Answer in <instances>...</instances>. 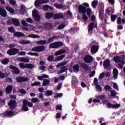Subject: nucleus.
Returning a JSON list of instances; mask_svg holds the SVG:
<instances>
[{
  "mask_svg": "<svg viewBox=\"0 0 125 125\" xmlns=\"http://www.w3.org/2000/svg\"><path fill=\"white\" fill-rule=\"evenodd\" d=\"M37 43L41 44V46H36L32 48V51H36V53H28L27 54H29L30 56H35L36 57H39V55L38 52H42V51H45L46 49L45 46L44 44L47 43V41L46 40H41L40 41H37Z\"/></svg>",
  "mask_w": 125,
  "mask_h": 125,
  "instance_id": "obj_1",
  "label": "nucleus"
},
{
  "mask_svg": "<svg viewBox=\"0 0 125 125\" xmlns=\"http://www.w3.org/2000/svg\"><path fill=\"white\" fill-rule=\"evenodd\" d=\"M21 63H20V66L21 68H29L30 69H32L34 68V65L32 63H26V64H24L22 62H29V60L26 58H19V59Z\"/></svg>",
  "mask_w": 125,
  "mask_h": 125,
  "instance_id": "obj_2",
  "label": "nucleus"
},
{
  "mask_svg": "<svg viewBox=\"0 0 125 125\" xmlns=\"http://www.w3.org/2000/svg\"><path fill=\"white\" fill-rule=\"evenodd\" d=\"M66 50H59V51H57L56 53H55V56H60L57 58H55V62H60V61H62L65 57H66L65 55H63V53H65Z\"/></svg>",
  "mask_w": 125,
  "mask_h": 125,
  "instance_id": "obj_3",
  "label": "nucleus"
},
{
  "mask_svg": "<svg viewBox=\"0 0 125 125\" xmlns=\"http://www.w3.org/2000/svg\"><path fill=\"white\" fill-rule=\"evenodd\" d=\"M8 31L10 33H12L13 34V35L15 37H24L25 36L24 34H23L21 32H16V30H15V28L12 26H10L8 28Z\"/></svg>",
  "mask_w": 125,
  "mask_h": 125,
  "instance_id": "obj_4",
  "label": "nucleus"
},
{
  "mask_svg": "<svg viewBox=\"0 0 125 125\" xmlns=\"http://www.w3.org/2000/svg\"><path fill=\"white\" fill-rule=\"evenodd\" d=\"M28 106L29 107H32L33 106V104L31 103V102H29L27 100H24V101H23L22 110L24 111H28L29 110Z\"/></svg>",
  "mask_w": 125,
  "mask_h": 125,
  "instance_id": "obj_5",
  "label": "nucleus"
},
{
  "mask_svg": "<svg viewBox=\"0 0 125 125\" xmlns=\"http://www.w3.org/2000/svg\"><path fill=\"white\" fill-rule=\"evenodd\" d=\"M67 64V62H60L58 63L57 65V68L61 67V70L59 71L60 73H63L68 70V68H67V66H65V64Z\"/></svg>",
  "mask_w": 125,
  "mask_h": 125,
  "instance_id": "obj_6",
  "label": "nucleus"
},
{
  "mask_svg": "<svg viewBox=\"0 0 125 125\" xmlns=\"http://www.w3.org/2000/svg\"><path fill=\"white\" fill-rule=\"evenodd\" d=\"M92 43L93 44V46L91 48V52L92 53H96L98 51L100 47L99 42H97L96 41H93Z\"/></svg>",
  "mask_w": 125,
  "mask_h": 125,
  "instance_id": "obj_7",
  "label": "nucleus"
},
{
  "mask_svg": "<svg viewBox=\"0 0 125 125\" xmlns=\"http://www.w3.org/2000/svg\"><path fill=\"white\" fill-rule=\"evenodd\" d=\"M63 43L62 42H52L49 45V47L51 48H58V47H61L63 46Z\"/></svg>",
  "mask_w": 125,
  "mask_h": 125,
  "instance_id": "obj_8",
  "label": "nucleus"
},
{
  "mask_svg": "<svg viewBox=\"0 0 125 125\" xmlns=\"http://www.w3.org/2000/svg\"><path fill=\"white\" fill-rule=\"evenodd\" d=\"M8 105L9 106V109H11L12 111L15 109L17 106L15 100H10L8 103Z\"/></svg>",
  "mask_w": 125,
  "mask_h": 125,
  "instance_id": "obj_9",
  "label": "nucleus"
},
{
  "mask_svg": "<svg viewBox=\"0 0 125 125\" xmlns=\"http://www.w3.org/2000/svg\"><path fill=\"white\" fill-rule=\"evenodd\" d=\"M104 5L103 4V3H102V5L100 7V9L99 11V17L101 20H104V19L105 18V16L104 15Z\"/></svg>",
  "mask_w": 125,
  "mask_h": 125,
  "instance_id": "obj_10",
  "label": "nucleus"
},
{
  "mask_svg": "<svg viewBox=\"0 0 125 125\" xmlns=\"http://www.w3.org/2000/svg\"><path fill=\"white\" fill-rule=\"evenodd\" d=\"M19 52V49H16V48H13L10 50L7 51V53L9 54V56H15V54H17Z\"/></svg>",
  "mask_w": 125,
  "mask_h": 125,
  "instance_id": "obj_11",
  "label": "nucleus"
},
{
  "mask_svg": "<svg viewBox=\"0 0 125 125\" xmlns=\"http://www.w3.org/2000/svg\"><path fill=\"white\" fill-rule=\"evenodd\" d=\"M32 15H33V17H34L36 21H40L41 16L40 14H39L37 10H35V9L33 10Z\"/></svg>",
  "mask_w": 125,
  "mask_h": 125,
  "instance_id": "obj_12",
  "label": "nucleus"
},
{
  "mask_svg": "<svg viewBox=\"0 0 125 125\" xmlns=\"http://www.w3.org/2000/svg\"><path fill=\"white\" fill-rule=\"evenodd\" d=\"M10 69H12V72L13 74H20V70L17 66H14L12 65H10Z\"/></svg>",
  "mask_w": 125,
  "mask_h": 125,
  "instance_id": "obj_13",
  "label": "nucleus"
},
{
  "mask_svg": "<svg viewBox=\"0 0 125 125\" xmlns=\"http://www.w3.org/2000/svg\"><path fill=\"white\" fill-rule=\"evenodd\" d=\"M96 27H97V21H93L92 22H91L88 26V32H91V31H93V29H94V28H96Z\"/></svg>",
  "mask_w": 125,
  "mask_h": 125,
  "instance_id": "obj_14",
  "label": "nucleus"
},
{
  "mask_svg": "<svg viewBox=\"0 0 125 125\" xmlns=\"http://www.w3.org/2000/svg\"><path fill=\"white\" fill-rule=\"evenodd\" d=\"M121 104H114L108 102L107 104V107L108 108H119Z\"/></svg>",
  "mask_w": 125,
  "mask_h": 125,
  "instance_id": "obj_15",
  "label": "nucleus"
},
{
  "mask_svg": "<svg viewBox=\"0 0 125 125\" xmlns=\"http://www.w3.org/2000/svg\"><path fill=\"white\" fill-rule=\"evenodd\" d=\"M29 79L27 77H23V76H19L16 78L17 82L19 83H21L22 82H25L28 81Z\"/></svg>",
  "mask_w": 125,
  "mask_h": 125,
  "instance_id": "obj_16",
  "label": "nucleus"
},
{
  "mask_svg": "<svg viewBox=\"0 0 125 125\" xmlns=\"http://www.w3.org/2000/svg\"><path fill=\"white\" fill-rule=\"evenodd\" d=\"M78 10L79 11V13H86V7L83 5V3L82 4H80L79 6L78 7Z\"/></svg>",
  "mask_w": 125,
  "mask_h": 125,
  "instance_id": "obj_17",
  "label": "nucleus"
},
{
  "mask_svg": "<svg viewBox=\"0 0 125 125\" xmlns=\"http://www.w3.org/2000/svg\"><path fill=\"white\" fill-rule=\"evenodd\" d=\"M84 62L87 63H90L93 61V58L89 55H87L83 59Z\"/></svg>",
  "mask_w": 125,
  "mask_h": 125,
  "instance_id": "obj_18",
  "label": "nucleus"
},
{
  "mask_svg": "<svg viewBox=\"0 0 125 125\" xmlns=\"http://www.w3.org/2000/svg\"><path fill=\"white\" fill-rule=\"evenodd\" d=\"M79 64L82 67V68H83V69H85V70L87 71H89L90 70L89 65H87L86 63H85L84 62H80Z\"/></svg>",
  "mask_w": 125,
  "mask_h": 125,
  "instance_id": "obj_19",
  "label": "nucleus"
},
{
  "mask_svg": "<svg viewBox=\"0 0 125 125\" xmlns=\"http://www.w3.org/2000/svg\"><path fill=\"white\" fill-rule=\"evenodd\" d=\"M0 15H1V16H2V17H6L7 15V13L5 9L1 7V6H0Z\"/></svg>",
  "mask_w": 125,
  "mask_h": 125,
  "instance_id": "obj_20",
  "label": "nucleus"
},
{
  "mask_svg": "<svg viewBox=\"0 0 125 125\" xmlns=\"http://www.w3.org/2000/svg\"><path fill=\"white\" fill-rule=\"evenodd\" d=\"M0 15H1V16H2V17H6L7 15V13L5 9L1 7V6H0Z\"/></svg>",
  "mask_w": 125,
  "mask_h": 125,
  "instance_id": "obj_21",
  "label": "nucleus"
},
{
  "mask_svg": "<svg viewBox=\"0 0 125 125\" xmlns=\"http://www.w3.org/2000/svg\"><path fill=\"white\" fill-rule=\"evenodd\" d=\"M43 9L44 11H48L49 9L54 10V7L49 4H44L43 5Z\"/></svg>",
  "mask_w": 125,
  "mask_h": 125,
  "instance_id": "obj_22",
  "label": "nucleus"
},
{
  "mask_svg": "<svg viewBox=\"0 0 125 125\" xmlns=\"http://www.w3.org/2000/svg\"><path fill=\"white\" fill-rule=\"evenodd\" d=\"M110 62V60H105V61L104 62L103 65L104 68L107 69L109 68V67H111Z\"/></svg>",
  "mask_w": 125,
  "mask_h": 125,
  "instance_id": "obj_23",
  "label": "nucleus"
},
{
  "mask_svg": "<svg viewBox=\"0 0 125 125\" xmlns=\"http://www.w3.org/2000/svg\"><path fill=\"white\" fill-rule=\"evenodd\" d=\"M13 90L12 85H8L6 88V94H10Z\"/></svg>",
  "mask_w": 125,
  "mask_h": 125,
  "instance_id": "obj_24",
  "label": "nucleus"
},
{
  "mask_svg": "<svg viewBox=\"0 0 125 125\" xmlns=\"http://www.w3.org/2000/svg\"><path fill=\"white\" fill-rule=\"evenodd\" d=\"M113 77L114 79H117L118 78V75L119 74V71L117 68H114L113 70Z\"/></svg>",
  "mask_w": 125,
  "mask_h": 125,
  "instance_id": "obj_25",
  "label": "nucleus"
},
{
  "mask_svg": "<svg viewBox=\"0 0 125 125\" xmlns=\"http://www.w3.org/2000/svg\"><path fill=\"white\" fill-rule=\"evenodd\" d=\"M54 16V13L53 12H46L45 14V18L47 19H50Z\"/></svg>",
  "mask_w": 125,
  "mask_h": 125,
  "instance_id": "obj_26",
  "label": "nucleus"
},
{
  "mask_svg": "<svg viewBox=\"0 0 125 125\" xmlns=\"http://www.w3.org/2000/svg\"><path fill=\"white\" fill-rule=\"evenodd\" d=\"M13 24L15 25V26H20V22L18 19H16V18H13Z\"/></svg>",
  "mask_w": 125,
  "mask_h": 125,
  "instance_id": "obj_27",
  "label": "nucleus"
},
{
  "mask_svg": "<svg viewBox=\"0 0 125 125\" xmlns=\"http://www.w3.org/2000/svg\"><path fill=\"white\" fill-rule=\"evenodd\" d=\"M99 3V0H94L91 2L92 7L93 8H96Z\"/></svg>",
  "mask_w": 125,
  "mask_h": 125,
  "instance_id": "obj_28",
  "label": "nucleus"
},
{
  "mask_svg": "<svg viewBox=\"0 0 125 125\" xmlns=\"http://www.w3.org/2000/svg\"><path fill=\"white\" fill-rule=\"evenodd\" d=\"M64 16L62 13H56L54 15L55 19H59L60 18H63Z\"/></svg>",
  "mask_w": 125,
  "mask_h": 125,
  "instance_id": "obj_29",
  "label": "nucleus"
},
{
  "mask_svg": "<svg viewBox=\"0 0 125 125\" xmlns=\"http://www.w3.org/2000/svg\"><path fill=\"white\" fill-rule=\"evenodd\" d=\"M72 83H73V84H74V85H78V79L76 77V76H72Z\"/></svg>",
  "mask_w": 125,
  "mask_h": 125,
  "instance_id": "obj_30",
  "label": "nucleus"
},
{
  "mask_svg": "<svg viewBox=\"0 0 125 125\" xmlns=\"http://www.w3.org/2000/svg\"><path fill=\"white\" fill-rule=\"evenodd\" d=\"M121 57L119 56H117L116 57H114L113 58V61L115 62H121Z\"/></svg>",
  "mask_w": 125,
  "mask_h": 125,
  "instance_id": "obj_31",
  "label": "nucleus"
},
{
  "mask_svg": "<svg viewBox=\"0 0 125 125\" xmlns=\"http://www.w3.org/2000/svg\"><path fill=\"white\" fill-rule=\"evenodd\" d=\"M86 12H87V15L89 17H90L91 14H92V10L89 6L88 7V8H86Z\"/></svg>",
  "mask_w": 125,
  "mask_h": 125,
  "instance_id": "obj_32",
  "label": "nucleus"
},
{
  "mask_svg": "<svg viewBox=\"0 0 125 125\" xmlns=\"http://www.w3.org/2000/svg\"><path fill=\"white\" fill-rule=\"evenodd\" d=\"M6 9L9 11L10 13H14L15 10L11 6H6Z\"/></svg>",
  "mask_w": 125,
  "mask_h": 125,
  "instance_id": "obj_33",
  "label": "nucleus"
},
{
  "mask_svg": "<svg viewBox=\"0 0 125 125\" xmlns=\"http://www.w3.org/2000/svg\"><path fill=\"white\" fill-rule=\"evenodd\" d=\"M20 43L21 44H27V43H30V41H25V40H22L20 41Z\"/></svg>",
  "mask_w": 125,
  "mask_h": 125,
  "instance_id": "obj_34",
  "label": "nucleus"
},
{
  "mask_svg": "<svg viewBox=\"0 0 125 125\" xmlns=\"http://www.w3.org/2000/svg\"><path fill=\"white\" fill-rule=\"evenodd\" d=\"M111 17V20L113 22H115L116 19L117 18L118 16L117 15H116V14H112L110 16Z\"/></svg>",
  "mask_w": 125,
  "mask_h": 125,
  "instance_id": "obj_35",
  "label": "nucleus"
},
{
  "mask_svg": "<svg viewBox=\"0 0 125 125\" xmlns=\"http://www.w3.org/2000/svg\"><path fill=\"white\" fill-rule=\"evenodd\" d=\"M80 70V66L79 64H75L73 66V70H75V71H77L78 72Z\"/></svg>",
  "mask_w": 125,
  "mask_h": 125,
  "instance_id": "obj_36",
  "label": "nucleus"
},
{
  "mask_svg": "<svg viewBox=\"0 0 125 125\" xmlns=\"http://www.w3.org/2000/svg\"><path fill=\"white\" fill-rule=\"evenodd\" d=\"M50 81L48 79H45L43 81L42 85L43 86H47V85H48L49 84Z\"/></svg>",
  "mask_w": 125,
  "mask_h": 125,
  "instance_id": "obj_37",
  "label": "nucleus"
},
{
  "mask_svg": "<svg viewBox=\"0 0 125 125\" xmlns=\"http://www.w3.org/2000/svg\"><path fill=\"white\" fill-rule=\"evenodd\" d=\"M9 62V59H4V60H2L1 63L2 64H7Z\"/></svg>",
  "mask_w": 125,
  "mask_h": 125,
  "instance_id": "obj_38",
  "label": "nucleus"
},
{
  "mask_svg": "<svg viewBox=\"0 0 125 125\" xmlns=\"http://www.w3.org/2000/svg\"><path fill=\"white\" fill-rule=\"evenodd\" d=\"M54 6L57 7V8H62L63 4L62 3H54Z\"/></svg>",
  "mask_w": 125,
  "mask_h": 125,
  "instance_id": "obj_39",
  "label": "nucleus"
},
{
  "mask_svg": "<svg viewBox=\"0 0 125 125\" xmlns=\"http://www.w3.org/2000/svg\"><path fill=\"white\" fill-rule=\"evenodd\" d=\"M13 113H14V112L12 110H7L5 113V114L6 115H9V116H10L11 115H12V114H13Z\"/></svg>",
  "mask_w": 125,
  "mask_h": 125,
  "instance_id": "obj_40",
  "label": "nucleus"
},
{
  "mask_svg": "<svg viewBox=\"0 0 125 125\" xmlns=\"http://www.w3.org/2000/svg\"><path fill=\"white\" fill-rule=\"evenodd\" d=\"M28 37H29L30 38H40V36H39V35H36L35 34H32L31 35H28Z\"/></svg>",
  "mask_w": 125,
  "mask_h": 125,
  "instance_id": "obj_41",
  "label": "nucleus"
},
{
  "mask_svg": "<svg viewBox=\"0 0 125 125\" xmlns=\"http://www.w3.org/2000/svg\"><path fill=\"white\" fill-rule=\"evenodd\" d=\"M53 41H54V36L53 37H50V38H49L48 39L47 43H49L50 42H51V43H52V42H53Z\"/></svg>",
  "mask_w": 125,
  "mask_h": 125,
  "instance_id": "obj_42",
  "label": "nucleus"
},
{
  "mask_svg": "<svg viewBox=\"0 0 125 125\" xmlns=\"http://www.w3.org/2000/svg\"><path fill=\"white\" fill-rule=\"evenodd\" d=\"M52 28V23H47L46 28L48 29V30H51Z\"/></svg>",
  "mask_w": 125,
  "mask_h": 125,
  "instance_id": "obj_43",
  "label": "nucleus"
},
{
  "mask_svg": "<svg viewBox=\"0 0 125 125\" xmlns=\"http://www.w3.org/2000/svg\"><path fill=\"white\" fill-rule=\"evenodd\" d=\"M54 59V56H49L47 58V60L48 62H53Z\"/></svg>",
  "mask_w": 125,
  "mask_h": 125,
  "instance_id": "obj_44",
  "label": "nucleus"
},
{
  "mask_svg": "<svg viewBox=\"0 0 125 125\" xmlns=\"http://www.w3.org/2000/svg\"><path fill=\"white\" fill-rule=\"evenodd\" d=\"M96 90L98 92H99V93L102 92V87H101L100 85L98 84L97 86H96Z\"/></svg>",
  "mask_w": 125,
  "mask_h": 125,
  "instance_id": "obj_45",
  "label": "nucleus"
},
{
  "mask_svg": "<svg viewBox=\"0 0 125 125\" xmlns=\"http://www.w3.org/2000/svg\"><path fill=\"white\" fill-rule=\"evenodd\" d=\"M31 102L32 104L33 103H38V102H39V99H38V98H32L31 99Z\"/></svg>",
  "mask_w": 125,
  "mask_h": 125,
  "instance_id": "obj_46",
  "label": "nucleus"
},
{
  "mask_svg": "<svg viewBox=\"0 0 125 125\" xmlns=\"http://www.w3.org/2000/svg\"><path fill=\"white\" fill-rule=\"evenodd\" d=\"M105 76V72H102L100 74L99 77V79L102 80L103 78H104Z\"/></svg>",
  "mask_w": 125,
  "mask_h": 125,
  "instance_id": "obj_47",
  "label": "nucleus"
},
{
  "mask_svg": "<svg viewBox=\"0 0 125 125\" xmlns=\"http://www.w3.org/2000/svg\"><path fill=\"white\" fill-rule=\"evenodd\" d=\"M41 83L40 82H36L32 84V86H40Z\"/></svg>",
  "mask_w": 125,
  "mask_h": 125,
  "instance_id": "obj_48",
  "label": "nucleus"
},
{
  "mask_svg": "<svg viewBox=\"0 0 125 125\" xmlns=\"http://www.w3.org/2000/svg\"><path fill=\"white\" fill-rule=\"evenodd\" d=\"M53 94V92H52V91H50V90H47L46 91V96H51V95H52Z\"/></svg>",
  "mask_w": 125,
  "mask_h": 125,
  "instance_id": "obj_49",
  "label": "nucleus"
},
{
  "mask_svg": "<svg viewBox=\"0 0 125 125\" xmlns=\"http://www.w3.org/2000/svg\"><path fill=\"white\" fill-rule=\"evenodd\" d=\"M65 26V25L64 23H62V24H60V25H59L58 26V29H63V28H64Z\"/></svg>",
  "mask_w": 125,
  "mask_h": 125,
  "instance_id": "obj_50",
  "label": "nucleus"
},
{
  "mask_svg": "<svg viewBox=\"0 0 125 125\" xmlns=\"http://www.w3.org/2000/svg\"><path fill=\"white\" fill-rule=\"evenodd\" d=\"M111 89H112V88L109 85H105V86H104V89L106 91H107L108 90H111Z\"/></svg>",
  "mask_w": 125,
  "mask_h": 125,
  "instance_id": "obj_51",
  "label": "nucleus"
},
{
  "mask_svg": "<svg viewBox=\"0 0 125 125\" xmlns=\"http://www.w3.org/2000/svg\"><path fill=\"white\" fill-rule=\"evenodd\" d=\"M21 24H22L23 26H29V24H28V23H27L25 20H22V21H21Z\"/></svg>",
  "mask_w": 125,
  "mask_h": 125,
  "instance_id": "obj_52",
  "label": "nucleus"
},
{
  "mask_svg": "<svg viewBox=\"0 0 125 125\" xmlns=\"http://www.w3.org/2000/svg\"><path fill=\"white\" fill-rule=\"evenodd\" d=\"M98 79L97 78H94V84L96 86H98Z\"/></svg>",
  "mask_w": 125,
  "mask_h": 125,
  "instance_id": "obj_53",
  "label": "nucleus"
},
{
  "mask_svg": "<svg viewBox=\"0 0 125 125\" xmlns=\"http://www.w3.org/2000/svg\"><path fill=\"white\" fill-rule=\"evenodd\" d=\"M56 109H57L58 110H61V109H62V105L61 104H58V105H56Z\"/></svg>",
  "mask_w": 125,
  "mask_h": 125,
  "instance_id": "obj_54",
  "label": "nucleus"
},
{
  "mask_svg": "<svg viewBox=\"0 0 125 125\" xmlns=\"http://www.w3.org/2000/svg\"><path fill=\"white\" fill-rule=\"evenodd\" d=\"M13 19H12V20H9L7 21V24H8V25H11V24H13Z\"/></svg>",
  "mask_w": 125,
  "mask_h": 125,
  "instance_id": "obj_55",
  "label": "nucleus"
},
{
  "mask_svg": "<svg viewBox=\"0 0 125 125\" xmlns=\"http://www.w3.org/2000/svg\"><path fill=\"white\" fill-rule=\"evenodd\" d=\"M83 20H85V21L86 20H88V18L87 16V15L85 14V13H84L83 15Z\"/></svg>",
  "mask_w": 125,
  "mask_h": 125,
  "instance_id": "obj_56",
  "label": "nucleus"
},
{
  "mask_svg": "<svg viewBox=\"0 0 125 125\" xmlns=\"http://www.w3.org/2000/svg\"><path fill=\"white\" fill-rule=\"evenodd\" d=\"M5 75L3 73L2 71H0V78H5Z\"/></svg>",
  "mask_w": 125,
  "mask_h": 125,
  "instance_id": "obj_57",
  "label": "nucleus"
},
{
  "mask_svg": "<svg viewBox=\"0 0 125 125\" xmlns=\"http://www.w3.org/2000/svg\"><path fill=\"white\" fill-rule=\"evenodd\" d=\"M62 86V83H59L57 86V90L59 91L61 89Z\"/></svg>",
  "mask_w": 125,
  "mask_h": 125,
  "instance_id": "obj_58",
  "label": "nucleus"
},
{
  "mask_svg": "<svg viewBox=\"0 0 125 125\" xmlns=\"http://www.w3.org/2000/svg\"><path fill=\"white\" fill-rule=\"evenodd\" d=\"M113 88H114V89L117 90V91H119V88L118 87V85H117V83H114L113 84Z\"/></svg>",
  "mask_w": 125,
  "mask_h": 125,
  "instance_id": "obj_59",
  "label": "nucleus"
},
{
  "mask_svg": "<svg viewBox=\"0 0 125 125\" xmlns=\"http://www.w3.org/2000/svg\"><path fill=\"white\" fill-rule=\"evenodd\" d=\"M111 96H112V97H116V92L113 90H112V91H111Z\"/></svg>",
  "mask_w": 125,
  "mask_h": 125,
  "instance_id": "obj_60",
  "label": "nucleus"
},
{
  "mask_svg": "<svg viewBox=\"0 0 125 125\" xmlns=\"http://www.w3.org/2000/svg\"><path fill=\"white\" fill-rule=\"evenodd\" d=\"M95 73H96L95 70H93V71L91 72V74L89 75V77H93V76H94Z\"/></svg>",
  "mask_w": 125,
  "mask_h": 125,
  "instance_id": "obj_61",
  "label": "nucleus"
},
{
  "mask_svg": "<svg viewBox=\"0 0 125 125\" xmlns=\"http://www.w3.org/2000/svg\"><path fill=\"white\" fill-rule=\"evenodd\" d=\"M121 22H122L121 17H118V18L117 19V23L120 25V24H121Z\"/></svg>",
  "mask_w": 125,
  "mask_h": 125,
  "instance_id": "obj_62",
  "label": "nucleus"
},
{
  "mask_svg": "<svg viewBox=\"0 0 125 125\" xmlns=\"http://www.w3.org/2000/svg\"><path fill=\"white\" fill-rule=\"evenodd\" d=\"M9 2L13 5H15L16 4V1H15V0H10Z\"/></svg>",
  "mask_w": 125,
  "mask_h": 125,
  "instance_id": "obj_63",
  "label": "nucleus"
},
{
  "mask_svg": "<svg viewBox=\"0 0 125 125\" xmlns=\"http://www.w3.org/2000/svg\"><path fill=\"white\" fill-rule=\"evenodd\" d=\"M26 21L27 22H29V23H33V22L32 18H27Z\"/></svg>",
  "mask_w": 125,
  "mask_h": 125,
  "instance_id": "obj_64",
  "label": "nucleus"
}]
</instances>
